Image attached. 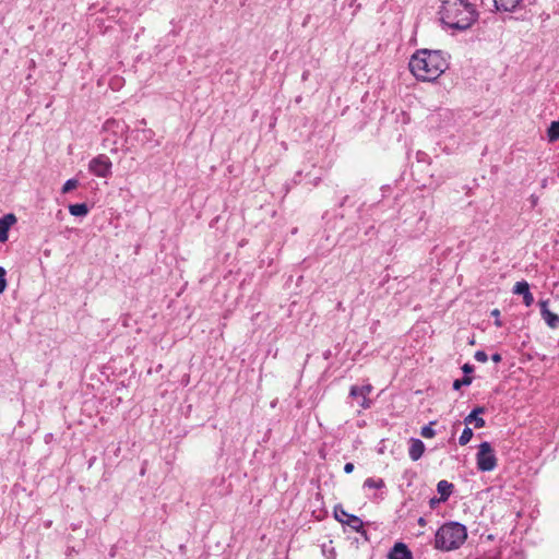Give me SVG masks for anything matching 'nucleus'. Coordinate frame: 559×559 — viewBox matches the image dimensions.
Instances as JSON below:
<instances>
[{
  "label": "nucleus",
  "mask_w": 559,
  "mask_h": 559,
  "mask_svg": "<svg viewBox=\"0 0 559 559\" xmlns=\"http://www.w3.org/2000/svg\"><path fill=\"white\" fill-rule=\"evenodd\" d=\"M439 15L447 27L455 31L469 28L478 19V12L471 0H443Z\"/></svg>",
  "instance_id": "f257e3e1"
},
{
  "label": "nucleus",
  "mask_w": 559,
  "mask_h": 559,
  "mask_svg": "<svg viewBox=\"0 0 559 559\" xmlns=\"http://www.w3.org/2000/svg\"><path fill=\"white\" fill-rule=\"evenodd\" d=\"M411 72L421 81L438 79L449 67L448 58L440 50H417L408 63Z\"/></svg>",
  "instance_id": "f03ea898"
},
{
  "label": "nucleus",
  "mask_w": 559,
  "mask_h": 559,
  "mask_svg": "<svg viewBox=\"0 0 559 559\" xmlns=\"http://www.w3.org/2000/svg\"><path fill=\"white\" fill-rule=\"evenodd\" d=\"M466 527L457 522L443 524L436 533L435 547L441 550L459 548L466 539Z\"/></svg>",
  "instance_id": "7ed1b4c3"
},
{
  "label": "nucleus",
  "mask_w": 559,
  "mask_h": 559,
  "mask_svg": "<svg viewBox=\"0 0 559 559\" xmlns=\"http://www.w3.org/2000/svg\"><path fill=\"white\" fill-rule=\"evenodd\" d=\"M476 465L480 472H491L497 467V456L489 442L484 441L478 445Z\"/></svg>",
  "instance_id": "20e7f679"
},
{
  "label": "nucleus",
  "mask_w": 559,
  "mask_h": 559,
  "mask_svg": "<svg viewBox=\"0 0 559 559\" xmlns=\"http://www.w3.org/2000/svg\"><path fill=\"white\" fill-rule=\"evenodd\" d=\"M112 163L105 154L93 157L88 163V171L100 178H107L111 175Z\"/></svg>",
  "instance_id": "39448f33"
},
{
  "label": "nucleus",
  "mask_w": 559,
  "mask_h": 559,
  "mask_svg": "<svg viewBox=\"0 0 559 559\" xmlns=\"http://www.w3.org/2000/svg\"><path fill=\"white\" fill-rule=\"evenodd\" d=\"M334 516L338 522L348 525L355 532L362 530V521L358 516L347 513L341 506L334 508Z\"/></svg>",
  "instance_id": "423d86ee"
},
{
  "label": "nucleus",
  "mask_w": 559,
  "mask_h": 559,
  "mask_svg": "<svg viewBox=\"0 0 559 559\" xmlns=\"http://www.w3.org/2000/svg\"><path fill=\"white\" fill-rule=\"evenodd\" d=\"M371 391V384L353 385L349 390V396L356 399L362 408H369L371 401L368 399V396Z\"/></svg>",
  "instance_id": "0eeeda50"
},
{
  "label": "nucleus",
  "mask_w": 559,
  "mask_h": 559,
  "mask_svg": "<svg viewBox=\"0 0 559 559\" xmlns=\"http://www.w3.org/2000/svg\"><path fill=\"white\" fill-rule=\"evenodd\" d=\"M548 304L549 300H540L538 302L540 316L549 328L557 329L559 326V316L549 310Z\"/></svg>",
  "instance_id": "6e6552de"
},
{
  "label": "nucleus",
  "mask_w": 559,
  "mask_h": 559,
  "mask_svg": "<svg viewBox=\"0 0 559 559\" xmlns=\"http://www.w3.org/2000/svg\"><path fill=\"white\" fill-rule=\"evenodd\" d=\"M127 126L123 121H119L116 119H108L105 121L103 126V131L107 134H112L115 136H122Z\"/></svg>",
  "instance_id": "1a4fd4ad"
},
{
  "label": "nucleus",
  "mask_w": 559,
  "mask_h": 559,
  "mask_svg": "<svg viewBox=\"0 0 559 559\" xmlns=\"http://www.w3.org/2000/svg\"><path fill=\"white\" fill-rule=\"evenodd\" d=\"M513 294L515 295H522L523 296V302L526 307L532 306L534 302V297L532 293L530 292V285L525 281L516 282L513 286Z\"/></svg>",
  "instance_id": "9d476101"
},
{
  "label": "nucleus",
  "mask_w": 559,
  "mask_h": 559,
  "mask_svg": "<svg viewBox=\"0 0 559 559\" xmlns=\"http://www.w3.org/2000/svg\"><path fill=\"white\" fill-rule=\"evenodd\" d=\"M388 559H413V555L403 543H396L388 555Z\"/></svg>",
  "instance_id": "9b49d317"
},
{
  "label": "nucleus",
  "mask_w": 559,
  "mask_h": 559,
  "mask_svg": "<svg viewBox=\"0 0 559 559\" xmlns=\"http://www.w3.org/2000/svg\"><path fill=\"white\" fill-rule=\"evenodd\" d=\"M485 408L484 407H475L465 418L464 423L465 425L474 424L475 428H483L485 427V420L484 418L479 417L480 414H484Z\"/></svg>",
  "instance_id": "f8f14e48"
},
{
  "label": "nucleus",
  "mask_w": 559,
  "mask_h": 559,
  "mask_svg": "<svg viewBox=\"0 0 559 559\" xmlns=\"http://www.w3.org/2000/svg\"><path fill=\"white\" fill-rule=\"evenodd\" d=\"M16 222V217L13 214H7L0 218V241L4 242L8 240V231L10 227Z\"/></svg>",
  "instance_id": "ddd939ff"
},
{
  "label": "nucleus",
  "mask_w": 559,
  "mask_h": 559,
  "mask_svg": "<svg viewBox=\"0 0 559 559\" xmlns=\"http://www.w3.org/2000/svg\"><path fill=\"white\" fill-rule=\"evenodd\" d=\"M425 452V444L420 439L412 438L408 455L412 461H418Z\"/></svg>",
  "instance_id": "4468645a"
},
{
  "label": "nucleus",
  "mask_w": 559,
  "mask_h": 559,
  "mask_svg": "<svg viewBox=\"0 0 559 559\" xmlns=\"http://www.w3.org/2000/svg\"><path fill=\"white\" fill-rule=\"evenodd\" d=\"M498 11L512 12L522 7L524 0H493Z\"/></svg>",
  "instance_id": "2eb2a0df"
},
{
  "label": "nucleus",
  "mask_w": 559,
  "mask_h": 559,
  "mask_svg": "<svg viewBox=\"0 0 559 559\" xmlns=\"http://www.w3.org/2000/svg\"><path fill=\"white\" fill-rule=\"evenodd\" d=\"M453 490V484L448 480H440L437 484V491L440 493V500L442 502L447 501L451 496Z\"/></svg>",
  "instance_id": "dca6fc26"
},
{
  "label": "nucleus",
  "mask_w": 559,
  "mask_h": 559,
  "mask_svg": "<svg viewBox=\"0 0 559 559\" xmlns=\"http://www.w3.org/2000/svg\"><path fill=\"white\" fill-rule=\"evenodd\" d=\"M69 212L73 216H86L88 213V207L85 203L70 204Z\"/></svg>",
  "instance_id": "f3484780"
},
{
  "label": "nucleus",
  "mask_w": 559,
  "mask_h": 559,
  "mask_svg": "<svg viewBox=\"0 0 559 559\" xmlns=\"http://www.w3.org/2000/svg\"><path fill=\"white\" fill-rule=\"evenodd\" d=\"M547 139L550 143L559 141V121H552L547 129Z\"/></svg>",
  "instance_id": "a211bd4d"
},
{
  "label": "nucleus",
  "mask_w": 559,
  "mask_h": 559,
  "mask_svg": "<svg viewBox=\"0 0 559 559\" xmlns=\"http://www.w3.org/2000/svg\"><path fill=\"white\" fill-rule=\"evenodd\" d=\"M364 487L371 489H380L384 487V481L382 478H372L369 477L364 481Z\"/></svg>",
  "instance_id": "6ab92c4d"
},
{
  "label": "nucleus",
  "mask_w": 559,
  "mask_h": 559,
  "mask_svg": "<svg viewBox=\"0 0 559 559\" xmlns=\"http://www.w3.org/2000/svg\"><path fill=\"white\" fill-rule=\"evenodd\" d=\"M473 430L469 427H465L459 438V443L461 445H466L473 438Z\"/></svg>",
  "instance_id": "aec40b11"
},
{
  "label": "nucleus",
  "mask_w": 559,
  "mask_h": 559,
  "mask_svg": "<svg viewBox=\"0 0 559 559\" xmlns=\"http://www.w3.org/2000/svg\"><path fill=\"white\" fill-rule=\"evenodd\" d=\"M79 186V181L74 178L69 179L64 182L62 187V193H69L73 189H75Z\"/></svg>",
  "instance_id": "412c9836"
},
{
  "label": "nucleus",
  "mask_w": 559,
  "mask_h": 559,
  "mask_svg": "<svg viewBox=\"0 0 559 559\" xmlns=\"http://www.w3.org/2000/svg\"><path fill=\"white\" fill-rule=\"evenodd\" d=\"M471 383H472V378L468 376H465L462 379H457L453 382V389L459 390L462 385H469Z\"/></svg>",
  "instance_id": "4be33fe9"
},
{
  "label": "nucleus",
  "mask_w": 559,
  "mask_h": 559,
  "mask_svg": "<svg viewBox=\"0 0 559 559\" xmlns=\"http://www.w3.org/2000/svg\"><path fill=\"white\" fill-rule=\"evenodd\" d=\"M420 435L424 438L429 439V438H433L436 436V431H435V429L430 425H428V426H424L421 428Z\"/></svg>",
  "instance_id": "5701e85b"
},
{
  "label": "nucleus",
  "mask_w": 559,
  "mask_h": 559,
  "mask_svg": "<svg viewBox=\"0 0 559 559\" xmlns=\"http://www.w3.org/2000/svg\"><path fill=\"white\" fill-rule=\"evenodd\" d=\"M7 271L4 267L0 266V294H2L7 288V280H5Z\"/></svg>",
  "instance_id": "b1692460"
},
{
  "label": "nucleus",
  "mask_w": 559,
  "mask_h": 559,
  "mask_svg": "<svg viewBox=\"0 0 559 559\" xmlns=\"http://www.w3.org/2000/svg\"><path fill=\"white\" fill-rule=\"evenodd\" d=\"M474 358L478 361V362H486L488 360V356L487 354L484 352V350H477L474 355Z\"/></svg>",
  "instance_id": "393cba45"
},
{
  "label": "nucleus",
  "mask_w": 559,
  "mask_h": 559,
  "mask_svg": "<svg viewBox=\"0 0 559 559\" xmlns=\"http://www.w3.org/2000/svg\"><path fill=\"white\" fill-rule=\"evenodd\" d=\"M142 133L145 140H151L152 136L154 135V132L151 129L142 130Z\"/></svg>",
  "instance_id": "a878e982"
},
{
  "label": "nucleus",
  "mask_w": 559,
  "mask_h": 559,
  "mask_svg": "<svg viewBox=\"0 0 559 559\" xmlns=\"http://www.w3.org/2000/svg\"><path fill=\"white\" fill-rule=\"evenodd\" d=\"M462 370L465 374H468L471 372H473L474 370V367L469 364H465L463 367H462Z\"/></svg>",
  "instance_id": "bb28decb"
},
{
  "label": "nucleus",
  "mask_w": 559,
  "mask_h": 559,
  "mask_svg": "<svg viewBox=\"0 0 559 559\" xmlns=\"http://www.w3.org/2000/svg\"><path fill=\"white\" fill-rule=\"evenodd\" d=\"M354 471V464L353 463H346L344 465V472L346 474H350Z\"/></svg>",
  "instance_id": "cd10ccee"
},
{
  "label": "nucleus",
  "mask_w": 559,
  "mask_h": 559,
  "mask_svg": "<svg viewBox=\"0 0 559 559\" xmlns=\"http://www.w3.org/2000/svg\"><path fill=\"white\" fill-rule=\"evenodd\" d=\"M530 201H531L532 206H535L537 204V202H538V197L532 194L530 197Z\"/></svg>",
  "instance_id": "c85d7f7f"
},
{
  "label": "nucleus",
  "mask_w": 559,
  "mask_h": 559,
  "mask_svg": "<svg viewBox=\"0 0 559 559\" xmlns=\"http://www.w3.org/2000/svg\"><path fill=\"white\" fill-rule=\"evenodd\" d=\"M491 359L495 361V362H500L501 361V355L496 353L491 356Z\"/></svg>",
  "instance_id": "c756f323"
},
{
  "label": "nucleus",
  "mask_w": 559,
  "mask_h": 559,
  "mask_svg": "<svg viewBox=\"0 0 559 559\" xmlns=\"http://www.w3.org/2000/svg\"><path fill=\"white\" fill-rule=\"evenodd\" d=\"M440 501H441V500H440V498H439V499H437V498H431V499H430V501H429V504H430V507H431V508H435V506H436L437 503H439Z\"/></svg>",
  "instance_id": "7c9ffc66"
},
{
  "label": "nucleus",
  "mask_w": 559,
  "mask_h": 559,
  "mask_svg": "<svg viewBox=\"0 0 559 559\" xmlns=\"http://www.w3.org/2000/svg\"><path fill=\"white\" fill-rule=\"evenodd\" d=\"M418 524L421 525V526H425V524H426L425 519L424 518H419Z\"/></svg>",
  "instance_id": "2f4dec72"
},
{
  "label": "nucleus",
  "mask_w": 559,
  "mask_h": 559,
  "mask_svg": "<svg viewBox=\"0 0 559 559\" xmlns=\"http://www.w3.org/2000/svg\"><path fill=\"white\" fill-rule=\"evenodd\" d=\"M491 316H500V311L498 309H493L491 311Z\"/></svg>",
  "instance_id": "473e14b6"
},
{
  "label": "nucleus",
  "mask_w": 559,
  "mask_h": 559,
  "mask_svg": "<svg viewBox=\"0 0 559 559\" xmlns=\"http://www.w3.org/2000/svg\"><path fill=\"white\" fill-rule=\"evenodd\" d=\"M492 317H493V319H498L499 318V316H492ZM496 325L497 326H501V322L499 320H496Z\"/></svg>",
  "instance_id": "72a5a7b5"
},
{
  "label": "nucleus",
  "mask_w": 559,
  "mask_h": 559,
  "mask_svg": "<svg viewBox=\"0 0 559 559\" xmlns=\"http://www.w3.org/2000/svg\"><path fill=\"white\" fill-rule=\"evenodd\" d=\"M356 0H352L350 5H355Z\"/></svg>",
  "instance_id": "f704fd0d"
}]
</instances>
